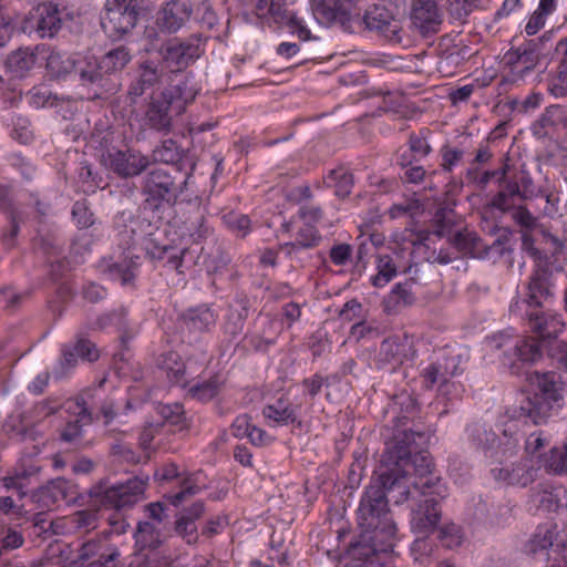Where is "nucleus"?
Wrapping results in <instances>:
<instances>
[{"label": "nucleus", "mask_w": 567, "mask_h": 567, "mask_svg": "<svg viewBox=\"0 0 567 567\" xmlns=\"http://www.w3.org/2000/svg\"><path fill=\"white\" fill-rule=\"evenodd\" d=\"M522 250L535 261V268L525 286V291L509 306L513 318L525 322L530 329L547 336L561 331L565 327L563 316L546 309L545 305L553 297V271L547 257L535 247L532 231L520 230Z\"/></svg>", "instance_id": "obj_1"}, {"label": "nucleus", "mask_w": 567, "mask_h": 567, "mask_svg": "<svg viewBox=\"0 0 567 567\" xmlns=\"http://www.w3.org/2000/svg\"><path fill=\"white\" fill-rule=\"evenodd\" d=\"M384 488L373 481L361 497L357 511V561L362 558L375 567L379 556L388 554L394 545L396 526L389 516Z\"/></svg>", "instance_id": "obj_2"}, {"label": "nucleus", "mask_w": 567, "mask_h": 567, "mask_svg": "<svg viewBox=\"0 0 567 567\" xmlns=\"http://www.w3.org/2000/svg\"><path fill=\"white\" fill-rule=\"evenodd\" d=\"M430 435L421 431H406L395 435L388 443L382 455L383 466H396L405 475L408 467H413L415 477L412 480L414 491L421 495L436 494L440 498L446 496L447 489L441 478L433 474V462L424 450Z\"/></svg>", "instance_id": "obj_3"}, {"label": "nucleus", "mask_w": 567, "mask_h": 567, "mask_svg": "<svg viewBox=\"0 0 567 567\" xmlns=\"http://www.w3.org/2000/svg\"><path fill=\"white\" fill-rule=\"evenodd\" d=\"M192 172L184 175L179 168L156 167L148 171L141 182V190L144 195L142 212L155 223L164 219L167 206L183 194Z\"/></svg>", "instance_id": "obj_4"}, {"label": "nucleus", "mask_w": 567, "mask_h": 567, "mask_svg": "<svg viewBox=\"0 0 567 567\" xmlns=\"http://www.w3.org/2000/svg\"><path fill=\"white\" fill-rule=\"evenodd\" d=\"M132 59L130 50L121 45L97 58L89 54L83 64L84 76L89 79V100L101 99L120 89V74Z\"/></svg>", "instance_id": "obj_5"}, {"label": "nucleus", "mask_w": 567, "mask_h": 567, "mask_svg": "<svg viewBox=\"0 0 567 567\" xmlns=\"http://www.w3.org/2000/svg\"><path fill=\"white\" fill-rule=\"evenodd\" d=\"M463 354L455 350L443 351L421 372L426 389L436 388L440 395L447 401L458 400L464 391L463 385L453 378L464 371Z\"/></svg>", "instance_id": "obj_6"}, {"label": "nucleus", "mask_w": 567, "mask_h": 567, "mask_svg": "<svg viewBox=\"0 0 567 567\" xmlns=\"http://www.w3.org/2000/svg\"><path fill=\"white\" fill-rule=\"evenodd\" d=\"M208 37L202 32L192 33L186 38H169L158 47V61L173 72H181L194 63L205 51Z\"/></svg>", "instance_id": "obj_7"}, {"label": "nucleus", "mask_w": 567, "mask_h": 567, "mask_svg": "<svg viewBox=\"0 0 567 567\" xmlns=\"http://www.w3.org/2000/svg\"><path fill=\"white\" fill-rule=\"evenodd\" d=\"M103 10L101 25L113 41L132 33L142 14L138 0H105Z\"/></svg>", "instance_id": "obj_8"}, {"label": "nucleus", "mask_w": 567, "mask_h": 567, "mask_svg": "<svg viewBox=\"0 0 567 567\" xmlns=\"http://www.w3.org/2000/svg\"><path fill=\"white\" fill-rule=\"evenodd\" d=\"M146 480L133 477L110 487L96 485L91 488L90 496L99 499L105 507L122 509L138 503L143 498Z\"/></svg>", "instance_id": "obj_9"}, {"label": "nucleus", "mask_w": 567, "mask_h": 567, "mask_svg": "<svg viewBox=\"0 0 567 567\" xmlns=\"http://www.w3.org/2000/svg\"><path fill=\"white\" fill-rule=\"evenodd\" d=\"M496 349L506 348L504 355L508 358L509 368L513 373H518V362L523 364H533L543 357L544 342L535 337H522L513 339L511 336L499 333L493 337Z\"/></svg>", "instance_id": "obj_10"}, {"label": "nucleus", "mask_w": 567, "mask_h": 567, "mask_svg": "<svg viewBox=\"0 0 567 567\" xmlns=\"http://www.w3.org/2000/svg\"><path fill=\"white\" fill-rule=\"evenodd\" d=\"M47 52L41 54V58L45 60V66L49 73L55 79H62L73 74L78 86L86 94V99H89V79L84 76L83 66V64L87 62V55L80 53L65 55L49 47H47Z\"/></svg>", "instance_id": "obj_11"}, {"label": "nucleus", "mask_w": 567, "mask_h": 567, "mask_svg": "<svg viewBox=\"0 0 567 567\" xmlns=\"http://www.w3.org/2000/svg\"><path fill=\"white\" fill-rule=\"evenodd\" d=\"M101 162L107 171L124 179L140 176L151 164L148 156L133 148L109 150Z\"/></svg>", "instance_id": "obj_12"}, {"label": "nucleus", "mask_w": 567, "mask_h": 567, "mask_svg": "<svg viewBox=\"0 0 567 567\" xmlns=\"http://www.w3.org/2000/svg\"><path fill=\"white\" fill-rule=\"evenodd\" d=\"M194 14V6L190 0H166L154 18V24L165 37H171L183 30Z\"/></svg>", "instance_id": "obj_13"}, {"label": "nucleus", "mask_w": 567, "mask_h": 567, "mask_svg": "<svg viewBox=\"0 0 567 567\" xmlns=\"http://www.w3.org/2000/svg\"><path fill=\"white\" fill-rule=\"evenodd\" d=\"M255 13L259 18L271 19L275 23L287 27L291 34L302 41L313 39L305 22L287 9L284 0H258Z\"/></svg>", "instance_id": "obj_14"}, {"label": "nucleus", "mask_w": 567, "mask_h": 567, "mask_svg": "<svg viewBox=\"0 0 567 567\" xmlns=\"http://www.w3.org/2000/svg\"><path fill=\"white\" fill-rule=\"evenodd\" d=\"M449 240L461 254L474 258H483L491 252L503 256L505 252L513 251L507 245L509 241L507 235L496 238L492 245H485L475 233L463 229L451 235Z\"/></svg>", "instance_id": "obj_15"}, {"label": "nucleus", "mask_w": 567, "mask_h": 567, "mask_svg": "<svg viewBox=\"0 0 567 567\" xmlns=\"http://www.w3.org/2000/svg\"><path fill=\"white\" fill-rule=\"evenodd\" d=\"M543 49L536 40H529L517 48L509 49L504 63L509 69L513 81H522L540 63Z\"/></svg>", "instance_id": "obj_16"}, {"label": "nucleus", "mask_w": 567, "mask_h": 567, "mask_svg": "<svg viewBox=\"0 0 567 567\" xmlns=\"http://www.w3.org/2000/svg\"><path fill=\"white\" fill-rule=\"evenodd\" d=\"M375 481L381 488H384L388 504L392 502L400 505L409 498L421 495L414 491L412 480L396 466H383L381 463V472Z\"/></svg>", "instance_id": "obj_17"}, {"label": "nucleus", "mask_w": 567, "mask_h": 567, "mask_svg": "<svg viewBox=\"0 0 567 567\" xmlns=\"http://www.w3.org/2000/svg\"><path fill=\"white\" fill-rule=\"evenodd\" d=\"M559 410L533 393L525 395L519 404L508 408L505 416L513 420H529L533 424L539 425L547 423L549 419L559 415Z\"/></svg>", "instance_id": "obj_18"}, {"label": "nucleus", "mask_w": 567, "mask_h": 567, "mask_svg": "<svg viewBox=\"0 0 567 567\" xmlns=\"http://www.w3.org/2000/svg\"><path fill=\"white\" fill-rule=\"evenodd\" d=\"M362 23L369 31H377L393 43L402 42V28L385 6L374 3L364 12Z\"/></svg>", "instance_id": "obj_19"}, {"label": "nucleus", "mask_w": 567, "mask_h": 567, "mask_svg": "<svg viewBox=\"0 0 567 567\" xmlns=\"http://www.w3.org/2000/svg\"><path fill=\"white\" fill-rule=\"evenodd\" d=\"M410 19L423 37L436 34L443 22V12L435 0H412Z\"/></svg>", "instance_id": "obj_20"}, {"label": "nucleus", "mask_w": 567, "mask_h": 567, "mask_svg": "<svg viewBox=\"0 0 567 567\" xmlns=\"http://www.w3.org/2000/svg\"><path fill=\"white\" fill-rule=\"evenodd\" d=\"M423 501L412 508L411 528L414 533L429 535L436 529L442 516L441 499L436 494L422 495Z\"/></svg>", "instance_id": "obj_21"}, {"label": "nucleus", "mask_w": 567, "mask_h": 567, "mask_svg": "<svg viewBox=\"0 0 567 567\" xmlns=\"http://www.w3.org/2000/svg\"><path fill=\"white\" fill-rule=\"evenodd\" d=\"M181 115L173 104L159 92L152 94L147 103L144 124L151 130L167 134L173 128V120Z\"/></svg>", "instance_id": "obj_22"}, {"label": "nucleus", "mask_w": 567, "mask_h": 567, "mask_svg": "<svg viewBox=\"0 0 567 567\" xmlns=\"http://www.w3.org/2000/svg\"><path fill=\"white\" fill-rule=\"evenodd\" d=\"M353 10V0H334L333 6H330L324 0H315L312 2L313 17L319 23L329 24L336 22L349 32H352Z\"/></svg>", "instance_id": "obj_23"}, {"label": "nucleus", "mask_w": 567, "mask_h": 567, "mask_svg": "<svg viewBox=\"0 0 567 567\" xmlns=\"http://www.w3.org/2000/svg\"><path fill=\"white\" fill-rule=\"evenodd\" d=\"M164 71L158 60L145 59L137 63L136 76L128 86V95L133 102L147 90L162 82Z\"/></svg>", "instance_id": "obj_24"}, {"label": "nucleus", "mask_w": 567, "mask_h": 567, "mask_svg": "<svg viewBox=\"0 0 567 567\" xmlns=\"http://www.w3.org/2000/svg\"><path fill=\"white\" fill-rule=\"evenodd\" d=\"M76 496V485L63 477H58L40 487L34 493L33 498L40 507L50 508L60 501H74Z\"/></svg>", "instance_id": "obj_25"}, {"label": "nucleus", "mask_w": 567, "mask_h": 567, "mask_svg": "<svg viewBox=\"0 0 567 567\" xmlns=\"http://www.w3.org/2000/svg\"><path fill=\"white\" fill-rule=\"evenodd\" d=\"M62 24L63 21L58 4L43 2L34 9L31 27L40 38H54L61 30Z\"/></svg>", "instance_id": "obj_26"}, {"label": "nucleus", "mask_w": 567, "mask_h": 567, "mask_svg": "<svg viewBox=\"0 0 567 567\" xmlns=\"http://www.w3.org/2000/svg\"><path fill=\"white\" fill-rule=\"evenodd\" d=\"M560 128H567V106L558 104L546 107L530 126L533 135L537 138L550 136Z\"/></svg>", "instance_id": "obj_27"}, {"label": "nucleus", "mask_w": 567, "mask_h": 567, "mask_svg": "<svg viewBox=\"0 0 567 567\" xmlns=\"http://www.w3.org/2000/svg\"><path fill=\"white\" fill-rule=\"evenodd\" d=\"M557 526H538L532 538L526 544V550L533 556H542L549 559V550L558 553L561 540H558Z\"/></svg>", "instance_id": "obj_28"}, {"label": "nucleus", "mask_w": 567, "mask_h": 567, "mask_svg": "<svg viewBox=\"0 0 567 567\" xmlns=\"http://www.w3.org/2000/svg\"><path fill=\"white\" fill-rule=\"evenodd\" d=\"M181 114L185 112L186 106L192 103L198 91L188 74H183L169 86L161 92Z\"/></svg>", "instance_id": "obj_29"}, {"label": "nucleus", "mask_w": 567, "mask_h": 567, "mask_svg": "<svg viewBox=\"0 0 567 567\" xmlns=\"http://www.w3.org/2000/svg\"><path fill=\"white\" fill-rule=\"evenodd\" d=\"M47 45H37L34 50L20 48L13 51L4 61L7 73L12 78H23L37 63L38 58L47 52Z\"/></svg>", "instance_id": "obj_30"}, {"label": "nucleus", "mask_w": 567, "mask_h": 567, "mask_svg": "<svg viewBox=\"0 0 567 567\" xmlns=\"http://www.w3.org/2000/svg\"><path fill=\"white\" fill-rule=\"evenodd\" d=\"M538 396L561 412L565 405V383L555 372H546L537 377Z\"/></svg>", "instance_id": "obj_31"}, {"label": "nucleus", "mask_w": 567, "mask_h": 567, "mask_svg": "<svg viewBox=\"0 0 567 567\" xmlns=\"http://www.w3.org/2000/svg\"><path fill=\"white\" fill-rule=\"evenodd\" d=\"M217 315L206 305L189 308L179 316L182 327L190 333L208 332L215 324Z\"/></svg>", "instance_id": "obj_32"}, {"label": "nucleus", "mask_w": 567, "mask_h": 567, "mask_svg": "<svg viewBox=\"0 0 567 567\" xmlns=\"http://www.w3.org/2000/svg\"><path fill=\"white\" fill-rule=\"evenodd\" d=\"M144 246L146 254L152 259L162 260L167 258V265H169V267L175 270H179L184 257L187 252V248L185 247L178 249L171 245H159L157 240L153 237V234L148 235V238H146Z\"/></svg>", "instance_id": "obj_33"}, {"label": "nucleus", "mask_w": 567, "mask_h": 567, "mask_svg": "<svg viewBox=\"0 0 567 567\" xmlns=\"http://www.w3.org/2000/svg\"><path fill=\"white\" fill-rule=\"evenodd\" d=\"M554 55L558 66L548 90L555 97H564L567 96V35L556 43Z\"/></svg>", "instance_id": "obj_34"}, {"label": "nucleus", "mask_w": 567, "mask_h": 567, "mask_svg": "<svg viewBox=\"0 0 567 567\" xmlns=\"http://www.w3.org/2000/svg\"><path fill=\"white\" fill-rule=\"evenodd\" d=\"M468 437L476 449L487 456L498 458V436L485 423H473L467 427Z\"/></svg>", "instance_id": "obj_35"}, {"label": "nucleus", "mask_w": 567, "mask_h": 567, "mask_svg": "<svg viewBox=\"0 0 567 567\" xmlns=\"http://www.w3.org/2000/svg\"><path fill=\"white\" fill-rule=\"evenodd\" d=\"M532 332L536 333L544 342L547 350V355L550 359L551 365L558 370L567 371V340H558V336L565 330L563 329L556 334L547 336L539 331L530 329L523 322ZM566 328V326L564 327Z\"/></svg>", "instance_id": "obj_36"}, {"label": "nucleus", "mask_w": 567, "mask_h": 567, "mask_svg": "<svg viewBox=\"0 0 567 567\" xmlns=\"http://www.w3.org/2000/svg\"><path fill=\"white\" fill-rule=\"evenodd\" d=\"M157 367L163 370L172 383L187 385L186 365L177 352L168 351L157 358Z\"/></svg>", "instance_id": "obj_37"}, {"label": "nucleus", "mask_w": 567, "mask_h": 567, "mask_svg": "<svg viewBox=\"0 0 567 567\" xmlns=\"http://www.w3.org/2000/svg\"><path fill=\"white\" fill-rule=\"evenodd\" d=\"M197 12L200 13L199 23L202 29L212 32V35L217 40H221L227 34L229 20L223 23L215 12L209 0H202L197 7Z\"/></svg>", "instance_id": "obj_38"}, {"label": "nucleus", "mask_w": 567, "mask_h": 567, "mask_svg": "<svg viewBox=\"0 0 567 567\" xmlns=\"http://www.w3.org/2000/svg\"><path fill=\"white\" fill-rule=\"evenodd\" d=\"M499 189L491 199V206L502 213H508L516 207L517 199H520L519 187L505 174V178L498 183Z\"/></svg>", "instance_id": "obj_39"}, {"label": "nucleus", "mask_w": 567, "mask_h": 567, "mask_svg": "<svg viewBox=\"0 0 567 567\" xmlns=\"http://www.w3.org/2000/svg\"><path fill=\"white\" fill-rule=\"evenodd\" d=\"M135 545L140 550H156L164 543L162 530L152 522H140L134 533Z\"/></svg>", "instance_id": "obj_40"}, {"label": "nucleus", "mask_w": 567, "mask_h": 567, "mask_svg": "<svg viewBox=\"0 0 567 567\" xmlns=\"http://www.w3.org/2000/svg\"><path fill=\"white\" fill-rule=\"evenodd\" d=\"M249 299L247 296H238L229 307V313L225 324L228 334L236 337L241 333L246 319L249 316Z\"/></svg>", "instance_id": "obj_41"}, {"label": "nucleus", "mask_w": 567, "mask_h": 567, "mask_svg": "<svg viewBox=\"0 0 567 567\" xmlns=\"http://www.w3.org/2000/svg\"><path fill=\"white\" fill-rule=\"evenodd\" d=\"M152 157L154 162L171 164L175 166L174 168H179L181 171L186 155L177 142L168 138L164 140L153 150Z\"/></svg>", "instance_id": "obj_42"}, {"label": "nucleus", "mask_w": 567, "mask_h": 567, "mask_svg": "<svg viewBox=\"0 0 567 567\" xmlns=\"http://www.w3.org/2000/svg\"><path fill=\"white\" fill-rule=\"evenodd\" d=\"M412 281L396 284L384 300L385 310L388 312H398L400 309L411 306L415 298L412 292Z\"/></svg>", "instance_id": "obj_43"}, {"label": "nucleus", "mask_w": 567, "mask_h": 567, "mask_svg": "<svg viewBox=\"0 0 567 567\" xmlns=\"http://www.w3.org/2000/svg\"><path fill=\"white\" fill-rule=\"evenodd\" d=\"M321 235L318 229L309 223H305L297 231L296 240L282 246L289 256H292L298 249H308L319 245Z\"/></svg>", "instance_id": "obj_44"}, {"label": "nucleus", "mask_w": 567, "mask_h": 567, "mask_svg": "<svg viewBox=\"0 0 567 567\" xmlns=\"http://www.w3.org/2000/svg\"><path fill=\"white\" fill-rule=\"evenodd\" d=\"M506 417L508 421L504 422L502 437H498L497 442L498 455H513L523 439L516 423L518 420H513L509 416Z\"/></svg>", "instance_id": "obj_45"}, {"label": "nucleus", "mask_w": 567, "mask_h": 567, "mask_svg": "<svg viewBox=\"0 0 567 567\" xmlns=\"http://www.w3.org/2000/svg\"><path fill=\"white\" fill-rule=\"evenodd\" d=\"M326 184L334 188V194L340 198L350 196L353 188V176L344 167L332 169L326 178Z\"/></svg>", "instance_id": "obj_46"}, {"label": "nucleus", "mask_w": 567, "mask_h": 567, "mask_svg": "<svg viewBox=\"0 0 567 567\" xmlns=\"http://www.w3.org/2000/svg\"><path fill=\"white\" fill-rule=\"evenodd\" d=\"M224 385V379L215 374L208 380L197 383L188 389V395L200 402H208L218 395Z\"/></svg>", "instance_id": "obj_47"}, {"label": "nucleus", "mask_w": 567, "mask_h": 567, "mask_svg": "<svg viewBox=\"0 0 567 567\" xmlns=\"http://www.w3.org/2000/svg\"><path fill=\"white\" fill-rule=\"evenodd\" d=\"M96 326L99 329H105L107 327L116 328L121 332L122 343H126L131 339V336L127 332L128 324L126 320V311L124 308L113 310L101 316L96 320Z\"/></svg>", "instance_id": "obj_48"}, {"label": "nucleus", "mask_w": 567, "mask_h": 567, "mask_svg": "<svg viewBox=\"0 0 567 567\" xmlns=\"http://www.w3.org/2000/svg\"><path fill=\"white\" fill-rule=\"evenodd\" d=\"M262 413L266 419L274 421L278 425L293 423L297 419L295 409L281 399L275 404L267 405Z\"/></svg>", "instance_id": "obj_49"}, {"label": "nucleus", "mask_w": 567, "mask_h": 567, "mask_svg": "<svg viewBox=\"0 0 567 567\" xmlns=\"http://www.w3.org/2000/svg\"><path fill=\"white\" fill-rule=\"evenodd\" d=\"M492 475L496 481H502L511 485H526L530 481V475L525 466H513L508 467H494L492 468Z\"/></svg>", "instance_id": "obj_50"}, {"label": "nucleus", "mask_w": 567, "mask_h": 567, "mask_svg": "<svg viewBox=\"0 0 567 567\" xmlns=\"http://www.w3.org/2000/svg\"><path fill=\"white\" fill-rule=\"evenodd\" d=\"M90 393L91 390L82 392L74 400H69L63 405L68 414L75 416V420H79L82 423L93 422V416L87 408V402L85 399V396L90 395Z\"/></svg>", "instance_id": "obj_51"}, {"label": "nucleus", "mask_w": 567, "mask_h": 567, "mask_svg": "<svg viewBox=\"0 0 567 567\" xmlns=\"http://www.w3.org/2000/svg\"><path fill=\"white\" fill-rule=\"evenodd\" d=\"M185 231L195 241H199L209 234V227L206 225V218L200 209L194 210L184 221Z\"/></svg>", "instance_id": "obj_52"}, {"label": "nucleus", "mask_w": 567, "mask_h": 567, "mask_svg": "<svg viewBox=\"0 0 567 567\" xmlns=\"http://www.w3.org/2000/svg\"><path fill=\"white\" fill-rule=\"evenodd\" d=\"M377 269V275L370 278L371 284L375 287L385 286L396 275V267L389 255L378 257Z\"/></svg>", "instance_id": "obj_53"}, {"label": "nucleus", "mask_w": 567, "mask_h": 567, "mask_svg": "<svg viewBox=\"0 0 567 567\" xmlns=\"http://www.w3.org/2000/svg\"><path fill=\"white\" fill-rule=\"evenodd\" d=\"M82 567H123L121 551L116 546L109 544L93 560L83 564Z\"/></svg>", "instance_id": "obj_54"}, {"label": "nucleus", "mask_w": 567, "mask_h": 567, "mask_svg": "<svg viewBox=\"0 0 567 567\" xmlns=\"http://www.w3.org/2000/svg\"><path fill=\"white\" fill-rule=\"evenodd\" d=\"M126 258L130 259L128 264L125 261L124 264H114L110 266L111 276L114 279L120 280L123 286L128 285L134 280V269L138 266V256H134L128 252Z\"/></svg>", "instance_id": "obj_55"}, {"label": "nucleus", "mask_w": 567, "mask_h": 567, "mask_svg": "<svg viewBox=\"0 0 567 567\" xmlns=\"http://www.w3.org/2000/svg\"><path fill=\"white\" fill-rule=\"evenodd\" d=\"M405 351V343H401L396 338H389L382 342L380 354L388 362L402 363L406 357Z\"/></svg>", "instance_id": "obj_56"}, {"label": "nucleus", "mask_w": 567, "mask_h": 567, "mask_svg": "<svg viewBox=\"0 0 567 567\" xmlns=\"http://www.w3.org/2000/svg\"><path fill=\"white\" fill-rule=\"evenodd\" d=\"M78 358L80 357L76 354V351L72 349L71 343L64 344L62 348V358L52 371L53 377L58 380L66 377L69 371L76 365Z\"/></svg>", "instance_id": "obj_57"}, {"label": "nucleus", "mask_w": 567, "mask_h": 567, "mask_svg": "<svg viewBox=\"0 0 567 567\" xmlns=\"http://www.w3.org/2000/svg\"><path fill=\"white\" fill-rule=\"evenodd\" d=\"M511 178L519 187L520 200L532 199L536 196L534 181L528 171L524 167L516 172Z\"/></svg>", "instance_id": "obj_58"}, {"label": "nucleus", "mask_w": 567, "mask_h": 567, "mask_svg": "<svg viewBox=\"0 0 567 567\" xmlns=\"http://www.w3.org/2000/svg\"><path fill=\"white\" fill-rule=\"evenodd\" d=\"M396 406H400L401 410V414L394 416L399 424L403 423V420L409 419V416L412 415L416 410L415 401L411 395L406 393H402L393 398V403L391 406L393 413H396Z\"/></svg>", "instance_id": "obj_59"}, {"label": "nucleus", "mask_w": 567, "mask_h": 567, "mask_svg": "<svg viewBox=\"0 0 567 567\" xmlns=\"http://www.w3.org/2000/svg\"><path fill=\"white\" fill-rule=\"evenodd\" d=\"M512 212V219L522 230L532 231L538 227V219L525 206L517 205Z\"/></svg>", "instance_id": "obj_60"}, {"label": "nucleus", "mask_w": 567, "mask_h": 567, "mask_svg": "<svg viewBox=\"0 0 567 567\" xmlns=\"http://www.w3.org/2000/svg\"><path fill=\"white\" fill-rule=\"evenodd\" d=\"M437 528V537L446 547L457 546L461 543V528L454 523H445Z\"/></svg>", "instance_id": "obj_61"}, {"label": "nucleus", "mask_w": 567, "mask_h": 567, "mask_svg": "<svg viewBox=\"0 0 567 567\" xmlns=\"http://www.w3.org/2000/svg\"><path fill=\"white\" fill-rule=\"evenodd\" d=\"M72 524L78 529L91 530L96 527L97 513L92 509L78 511L72 515Z\"/></svg>", "instance_id": "obj_62"}, {"label": "nucleus", "mask_w": 567, "mask_h": 567, "mask_svg": "<svg viewBox=\"0 0 567 567\" xmlns=\"http://www.w3.org/2000/svg\"><path fill=\"white\" fill-rule=\"evenodd\" d=\"M72 349L76 351V354L82 359L86 360L89 362L96 361L100 357L99 350L96 346L85 339V338H79L76 342L71 343Z\"/></svg>", "instance_id": "obj_63"}, {"label": "nucleus", "mask_w": 567, "mask_h": 567, "mask_svg": "<svg viewBox=\"0 0 567 567\" xmlns=\"http://www.w3.org/2000/svg\"><path fill=\"white\" fill-rule=\"evenodd\" d=\"M547 465L556 474H567V443L561 449L551 450Z\"/></svg>", "instance_id": "obj_64"}]
</instances>
